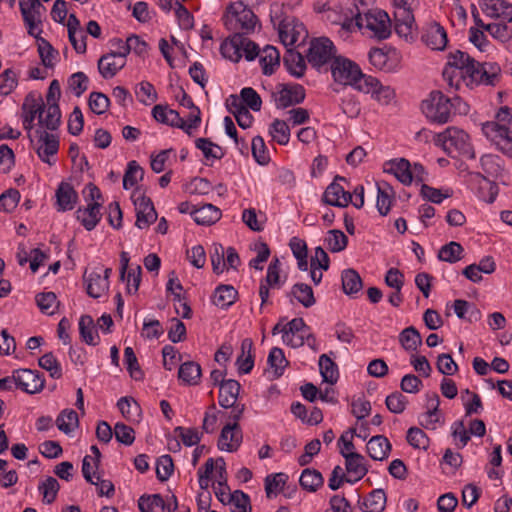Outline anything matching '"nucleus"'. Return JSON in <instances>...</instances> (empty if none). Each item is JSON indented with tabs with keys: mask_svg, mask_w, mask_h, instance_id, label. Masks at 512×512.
Listing matches in <instances>:
<instances>
[{
	"mask_svg": "<svg viewBox=\"0 0 512 512\" xmlns=\"http://www.w3.org/2000/svg\"><path fill=\"white\" fill-rule=\"evenodd\" d=\"M342 288L345 294L353 295L358 293L363 286L359 273L354 269H346L342 272Z\"/></svg>",
	"mask_w": 512,
	"mask_h": 512,
	"instance_id": "46",
	"label": "nucleus"
},
{
	"mask_svg": "<svg viewBox=\"0 0 512 512\" xmlns=\"http://www.w3.org/2000/svg\"><path fill=\"white\" fill-rule=\"evenodd\" d=\"M143 177L144 170L137 161L132 160L128 162L127 169L123 177V188L126 190L130 189L135 186L139 180H142Z\"/></svg>",
	"mask_w": 512,
	"mask_h": 512,
	"instance_id": "50",
	"label": "nucleus"
},
{
	"mask_svg": "<svg viewBox=\"0 0 512 512\" xmlns=\"http://www.w3.org/2000/svg\"><path fill=\"white\" fill-rule=\"evenodd\" d=\"M305 99V89L300 84L285 85L275 99L277 108H287L300 104Z\"/></svg>",
	"mask_w": 512,
	"mask_h": 512,
	"instance_id": "20",
	"label": "nucleus"
},
{
	"mask_svg": "<svg viewBox=\"0 0 512 512\" xmlns=\"http://www.w3.org/2000/svg\"><path fill=\"white\" fill-rule=\"evenodd\" d=\"M79 333L86 344L96 346L99 343V335L95 329L94 320L90 315H82L80 317Z\"/></svg>",
	"mask_w": 512,
	"mask_h": 512,
	"instance_id": "38",
	"label": "nucleus"
},
{
	"mask_svg": "<svg viewBox=\"0 0 512 512\" xmlns=\"http://www.w3.org/2000/svg\"><path fill=\"white\" fill-rule=\"evenodd\" d=\"M463 252L464 249L460 243L451 241L440 248L438 258L448 263H456L463 258Z\"/></svg>",
	"mask_w": 512,
	"mask_h": 512,
	"instance_id": "47",
	"label": "nucleus"
},
{
	"mask_svg": "<svg viewBox=\"0 0 512 512\" xmlns=\"http://www.w3.org/2000/svg\"><path fill=\"white\" fill-rule=\"evenodd\" d=\"M267 361L270 367L274 369L277 376H281L283 374V371L288 364L283 350L278 347H273L270 350Z\"/></svg>",
	"mask_w": 512,
	"mask_h": 512,
	"instance_id": "58",
	"label": "nucleus"
},
{
	"mask_svg": "<svg viewBox=\"0 0 512 512\" xmlns=\"http://www.w3.org/2000/svg\"><path fill=\"white\" fill-rule=\"evenodd\" d=\"M56 208L59 212L70 211L74 209L78 194L70 183L61 182L56 190Z\"/></svg>",
	"mask_w": 512,
	"mask_h": 512,
	"instance_id": "23",
	"label": "nucleus"
},
{
	"mask_svg": "<svg viewBox=\"0 0 512 512\" xmlns=\"http://www.w3.org/2000/svg\"><path fill=\"white\" fill-rule=\"evenodd\" d=\"M253 342L245 338L241 342V354L236 360L239 374H248L254 367V355L252 354Z\"/></svg>",
	"mask_w": 512,
	"mask_h": 512,
	"instance_id": "33",
	"label": "nucleus"
},
{
	"mask_svg": "<svg viewBox=\"0 0 512 512\" xmlns=\"http://www.w3.org/2000/svg\"><path fill=\"white\" fill-rule=\"evenodd\" d=\"M40 35L41 34L34 37L38 41V52L41 58V62L46 68H53L55 65V58L58 56V52L46 39L40 37Z\"/></svg>",
	"mask_w": 512,
	"mask_h": 512,
	"instance_id": "48",
	"label": "nucleus"
},
{
	"mask_svg": "<svg viewBox=\"0 0 512 512\" xmlns=\"http://www.w3.org/2000/svg\"><path fill=\"white\" fill-rule=\"evenodd\" d=\"M201 366L193 361L184 362L178 370V377L187 385H197L201 377Z\"/></svg>",
	"mask_w": 512,
	"mask_h": 512,
	"instance_id": "40",
	"label": "nucleus"
},
{
	"mask_svg": "<svg viewBox=\"0 0 512 512\" xmlns=\"http://www.w3.org/2000/svg\"><path fill=\"white\" fill-rule=\"evenodd\" d=\"M319 370L323 381L333 385L338 381L339 371L337 364L327 354L319 357Z\"/></svg>",
	"mask_w": 512,
	"mask_h": 512,
	"instance_id": "41",
	"label": "nucleus"
},
{
	"mask_svg": "<svg viewBox=\"0 0 512 512\" xmlns=\"http://www.w3.org/2000/svg\"><path fill=\"white\" fill-rule=\"evenodd\" d=\"M242 438L239 424L228 423L221 430L217 444L218 448L222 451L234 452L240 447Z\"/></svg>",
	"mask_w": 512,
	"mask_h": 512,
	"instance_id": "17",
	"label": "nucleus"
},
{
	"mask_svg": "<svg viewBox=\"0 0 512 512\" xmlns=\"http://www.w3.org/2000/svg\"><path fill=\"white\" fill-rule=\"evenodd\" d=\"M34 135L37 138L35 149L38 157L50 166L53 165L55 161L51 157L57 154L60 145L58 136L41 128L36 129Z\"/></svg>",
	"mask_w": 512,
	"mask_h": 512,
	"instance_id": "11",
	"label": "nucleus"
},
{
	"mask_svg": "<svg viewBox=\"0 0 512 512\" xmlns=\"http://www.w3.org/2000/svg\"><path fill=\"white\" fill-rule=\"evenodd\" d=\"M38 123L40 125L39 128H45L46 131L57 130L61 124V111L59 104L47 105V108H44V112L40 113Z\"/></svg>",
	"mask_w": 512,
	"mask_h": 512,
	"instance_id": "32",
	"label": "nucleus"
},
{
	"mask_svg": "<svg viewBox=\"0 0 512 512\" xmlns=\"http://www.w3.org/2000/svg\"><path fill=\"white\" fill-rule=\"evenodd\" d=\"M174 470L173 459L170 455H162L156 464V476L159 481L164 482L170 478Z\"/></svg>",
	"mask_w": 512,
	"mask_h": 512,
	"instance_id": "63",
	"label": "nucleus"
},
{
	"mask_svg": "<svg viewBox=\"0 0 512 512\" xmlns=\"http://www.w3.org/2000/svg\"><path fill=\"white\" fill-rule=\"evenodd\" d=\"M283 64L291 75L297 78L304 75L306 64L301 53L294 51L293 49H287V52L283 57Z\"/></svg>",
	"mask_w": 512,
	"mask_h": 512,
	"instance_id": "34",
	"label": "nucleus"
},
{
	"mask_svg": "<svg viewBox=\"0 0 512 512\" xmlns=\"http://www.w3.org/2000/svg\"><path fill=\"white\" fill-rule=\"evenodd\" d=\"M421 40L432 50L442 51L445 49L448 39L443 26L437 22L429 23L423 29Z\"/></svg>",
	"mask_w": 512,
	"mask_h": 512,
	"instance_id": "15",
	"label": "nucleus"
},
{
	"mask_svg": "<svg viewBox=\"0 0 512 512\" xmlns=\"http://www.w3.org/2000/svg\"><path fill=\"white\" fill-rule=\"evenodd\" d=\"M16 388L28 394L39 393L45 386V378L42 373L31 369H18L14 371L12 377L2 378V390Z\"/></svg>",
	"mask_w": 512,
	"mask_h": 512,
	"instance_id": "6",
	"label": "nucleus"
},
{
	"mask_svg": "<svg viewBox=\"0 0 512 512\" xmlns=\"http://www.w3.org/2000/svg\"><path fill=\"white\" fill-rule=\"evenodd\" d=\"M38 365L49 372L53 379H60L62 377V368L56 357L52 352L45 353L38 360Z\"/></svg>",
	"mask_w": 512,
	"mask_h": 512,
	"instance_id": "53",
	"label": "nucleus"
},
{
	"mask_svg": "<svg viewBox=\"0 0 512 512\" xmlns=\"http://www.w3.org/2000/svg\"><path fill=\"white\" fill-rule=\"evenodd\" d=\"M287 297L295 298L305 308L312 307L316 303L312 288L305 283H296L292 286L291 291L287 293Z\"/></svg>",
	"mask_w": 512,
	"mask_h": 512,
	"instance_id": "37",
	"label": "nucleus"
},
{
	"mask_svg": "<svg viewBox=\"0 0 512 512\" xmlns=\"http://www.w3.org/2000/svg\"><path fill=\"white\" fill-rule=\"evenodd\" d=\"M408 443L418 449L426 450L429 447V438L426 433L418 427H411L407 431Z\"/></svg>",
	"mask_w": 512,
	"mask_h": 512,
	"instance_id": "62",
	"label": "nucleus"
},
{
	"mask_svg": "<svg viewBox=\"0 0 512 512\" xmlns=\"http://www.w3.org/2000/svg\"><path fill=\"white\" fill-rule=\"evenodd\" d=\"M497 121L482 125L483 134L504 155L512 158V114L507 106L501 107L496 115Z\"/></svg>",
	"mask_w": 512,
	"mask_h": 512,
	"instance_id": "3",
	"label": "nucleus"
},
{
	"mask_svg": "<svg viewBox=\"0 0 512 512\" xmlns=\"http://www.w3.org/2000/svg\"><path fill=\"white\" fill-rule=\"evenodd\" d=\"M83 280L86 284L87 294L92 298H100L109 289V281L102 277L101 270L84 272Z\"/></svg>",
	"mask_w": 512,
	"mask_h": 512,
	"instance_id": "21",
	"label": "nucleus"
},
{
	"mask_svg": "<svg viewBox=\"0 0 512 512\" xmlns=\"http://www.w3.org/2000/svg\"><path fill=\"white\" fill-rule=\"evenodd\" d=\"M248 4L238 1L227 7L226 13L223 15V22L228 30L242 35L254 32L258 18Z\"/></svg>",
	"mask_w": 512,
	"mask_h": 512,
	"instance_id": "4",
	"label": "nucleus"
},
{
	"mask_svg": "<svg viewBox=\"0 0 512 512\" xmlns=\"http://www.w3.org/2000/svg\"><path fill=\"white\" fill-rule=\"evenodd\" d=\"M331 73L334 80L343 85H352L358 76H362L360 67L353 61L337 57L331 63Z\"/></svg>",
	"mask_w": 512,
	"mask_h": 512,
	"instance_id": "12",
	"label": "nucleus"
},
{
	"mask_svg": "<svg viewBox=\"0 0 512 512\" xmlns=\"http://www.w3.org/2000/svg\"><path fill=\"white\" fill-rule=\"evenodd\" d=\"M299 483L304 490L315 492L323 485L324 478L318 470L306 468L301 473Z\"/></svg>",
	"mask_w": 512,
	"mask_h": 512,
	"instance_id": "44",
	"label": "nucleus"
},
{
	"mask_svg": "<svg viewBox=\"0 0 512 512\" xmlns=\"http://www.w3.org/2000/svg\"><path fill=\"white\" fill-rule=\"evenodd\" d=\"M481 168L487 177L495 179L503 178L506 171L504 168V162L498 155L485 154L480 159Z\"/></svg>",
	"mask_w": 512,
	"mask_h": 512,
	"instance_id": "31",
	"label": "nucleus"
},
{
	"mask_svg": "<svg viewBox=\"0 0 512 512\" xmlns=\"http://www.w3.org/2000/svg\"><path fill=\"white\" fill-rule=\"evenodd\" d=\"M243 35L233 33L220 45L222 56L233 62H238L242 57Z\"/></svg>",
	"mask_w": 512,
	"mask_h": 512,
	"instance_id": "29",
	"label": "nucleus"
},
{
	"mask_svg": "<svg viewBox=\"0 0 512 512\" xmlns=\"http://www.w3.org/2000/svg\"><path fill=\"white\" fill-rule=\"evenodd\" d=\"M117 46L126 57L131 51L139 56H143L148 52V44L137 35H131L124 43L121 39H117Z\"/></svg>",
	"mask_w": 512,
	"mask_h": 512,
	"instance_id": "39",
	"label": "nucleus"
},
{
	"mask_svg": "<svg viewBox=\"0 0 512 512\" xmlns=\"http://www.w3.org/2000/svg\"><path fill=\"white\" fill-rule=\"evenodd\" d=\"M138 508L141 512H163L165 502L161 495H142L138 500Z\"/></svg>",
	"mask_w": 512,
	"mask_h": 512,
	"instance_id": "49",
	"label": "nucleus"
},
{
	"mask_svg": "<svg viewBox=\"0 0 512 512\" xmlns=\"http://www.w3.org/2000/svg\"><path fill=\"white\" fill-rule=\"evenodd\" d=\"M100 202L88 203L85 208H78L76 218L85 227L86 230H93L101 220Z\"/></svg>",
	"mask_w": 512,
	"mask_h": 512,
	"instance_id": "25",
	"label": "nucleus"
},
{
	"mask_svg": "<svg viewBox=\"0 0 512 512\" xmlns=\"http://www.w3.org/2000/svg\"><path fill=\"white\" fill-rule=\"evenodd\" d=\"M40 493L43 495V502L51 504L55 501L60 485L54 477H47L38 487Z\"/></svg>",
	"mask_w": 512,
	"mask_h": 512,
	"instance_id": "54",
	"label": "nucleus"
},
{
	"mask_svg": "<svg viewBox=\"0 0 512 512\" xmlns=\"http://www.w3.org/2000/svg\"><path fill=\"white\" fill-rule=\"evenodd\" d=\"M287 480L288 475L282 472L268 475L265 478V492L267 497H270L273 493H279Z\"/></svg>",
	"mask_w": 512,
	"mask_h": 512,
	"instance_id": "56",
	"label": "nucleus"
},
{
	"mask_svg": "<svg viewBox=\"0 0 512 512\" xmlns=\"http://www.w3.org/2000/svg\"><path fill=\"white\" fill-rule=\"evenodd\" d=\"M117 407L128 420L135 419L140 414L139 404L131 397H121L117 401Z\"/></svg>",
	"mask_w": 512,
	"mask_h": 512,
	"instance_id": "59",
	"label": "nucleus"
},
{
	"mask_svg": "<svg viewBox=\"0 0 512 512\" xmlns=\"http://www.w3.org/2000/svg\"><path fill=\"white\" fill-rule=\"evenodd\" d=\"M19 8L25 27L30 36H37L43 32V17L46 8L40 0H20Z\"/></svg>",
	"mask_w": 512,
	"mask_h": 512,
	"instance_id": "9",
	"label": "nucleus"
},
{
	"mask_svg": "<svg viewBox=\"0 0 512 512\" xmlns=\"http://www.w3.org/2000/svg\"><path fill=\"white\" fill-rule=\"evenodd\" d=\"M240 388L239 382L234 379H228L222 383L219 387V405L225 409L233 407L238 399Z\"/></svg>",
	"mask_w": 512,
	"mask_h": 512,
	"instance_id": "27",
	"label": "nucleus"
},
{
	"mask_svg": "<svg viewBox=\"0 0 512 512\" xmlns=\"http://www.w3.org/2000/svg\"><path fill=\"white\" fill-rule=\"evenodd\" d=\"M481 9L488 17L512 21V4L505 0H485L481 4Z\"/></svg>",
	"mask_w": 512,
	"mask_h": 512,
	"instance_id": "24",
	"label": "nucleus"
},
{
	"mask_svg": "<svg viewBox=\"0 0 512 512\" xmlns=\"http://www.w3.org/2000/svg\"><path fill=\"white\" fill-rule=\"evenodd\" d=\"M380 81L369 75H365L362 73V76H358L355 79V83H352L351 86H353L355 89H357L360 92L366 93V94H375L377 87H379Z\"/></svg>",
	"mask_w": 512,
	"mask_h": 512,
	"instance_id": "60",
	"label": "nucleus"
},
{
	"mask_svg": "<svg viewBox=\"0 0 512 512\" xmlns=\"http://www.w3.org/2000/svg\"><path fill=\"white\" fill-rule=\"evenodd\" d=\"M421 109L426 118L437 124H445L450 121L452 109L459 114H467L469 107L458 96L449 98L441 91H432L429 96L422 101Z\"/></svg>",
	"mask_w": 512,
	"mask_h": 512,
	"instance_id": "2",
	"label": "nucleus"
},
{
	"mask_svg": "<svg viewBox=\"0 0 512 512\" xmlns=\"http://www.w3.org/2000/svg\"><path fill=\"white\" fill-rule=\"evenodd\" d=\"M78 425V414L73 409L62 410L56 419L57 428L67 435L72 433Z\"/></svg>",
	"mask_w": 512,
	"mask_h": 512,
	"instance_id": "45",
	"label": "nucleus"
},
{
	"mask_svg": "<svg viewBox=\"0 0 512 512\" xmlns=\"http://www.w3.org/2000/svg\"><path fill=\"white\" fill-rule=\"evenodd\" d=\"M91 111L95 114H104L110 105L109 98L101 92H92L88 100Z\"/></svg>",
	"mask_w": 512,
	"mask_h": 512,
	"instance_id": "64",
	"label": "nucleus"
},
{
	"mask_svg": "<svg viewBox=\"0 0 512 512\" xmlns=\"http://www.w3.org/2000/svg\"><path fill=\"white\" fill-rule=\"evenodd\" d=\"M37 306L40 311L47 315H53L55 310L54 308L57 305V297L54 292H43L38 293L35 297Z\"/></svg>",
	"mask_w": 512,
	"mask_h": 512,
	"instance_id": "57",
	"label": "nucleus"
},
{
	"mask_svg": "<svg viewBox=\"0 0 512 512\" xmlns=\"http://www.w3.org/2000/svg\"><path fill=\"white\" fill-rule=\"evenodd\" d=\"M124 360L130 376L137 381L143 380L144 373L141 370L134 350L131 347H126L124 349Z\"/></svg>",
	"mask_w": 512,
	"mask_h": 512,
	"instance_id": "55",
	"label": "nucleus"
},
{
	"mask_svg": "<svg viewBox=\"0 0 512 512\" xmlns=\"http://www.w3.org/2000/svg\"><path fill=\"white\" fill-rule=\"evenodd\" d=\"M125 64L126 57L121 52L120 48H118V51L110 52L100 57L98 60V70L103 78L110 79L114 77Z\"/></svg>",
	"mask_w": 512,
	"mask_h": 512,
	"instance_id": "16",
	"label": "nucleus"
},
{
	"mask_svg": "<svg viewBox=\"0 0 512 512\" xmlns=\"http://www.w3.org/2000/svg\"><path fill=\"white\" fill-rule=\"evenodd\" d=\"M340 454L345 458L346 471L351 477V484L361 480L368 472L365 464V458L356 452H345L341 449Z\"/></svg>",
	"mask_w": 512,
	"mask_h": 512,
	"instance_id": "19",
	"label": "nucleus"
},
{
	"mask_svg": "<svg viewBox=\"0 0 512 512\" xmlns=\"http://www.w3.org/2000/svg\"><path fill=\"white\" fill-rule=\"evenodd\" d=\"M335 58H337L336 48L330 39L320 37L311 41L307 61L312 67L320 70L327 64L332 63Z\"/></svg>",
	"mask_w": 512,
	"mask_h": 512,
	"instance_id": "10",
	"label": "nucleus"
},
{
	"mask_svg": "<svg viewBox=\"0 0 512 512\" xmlns=\"http://www.w3.org/2000/svg\"><path fill=\"white\" fill-rule=\"evenodd\" d=\"M45 104L42 96L36 92H29L22 104V122L24 129L30 133L34 127V121L39 119L41 112H44Z\"/></svg>",
	"mask_w": 512,
	"mask_h": 512,
	"instance_id": "13",
	"label": "nucleus"
},
{
	"mask_svg": "<svg viewBox=\"0 0 512 512\" xmlns=\"http://www.w3.org/2000/svg\"><path fill=\"white\" fill-rule=\"evenodd\" d=\"M443 79L451 90H459L462 83L496 85L500 81L501 68L496 62L480 63L466 52L450 53L443 69Z\"/></svg>",
	"mask_w": 512,
	"mask_h": 512,
	"instance_id": "1",
	"label": "nucleus"
},
{
	"mask_svg": "<svg viewBox=\"0 0 512 512\" xmlns=\"http://www.w3.org/2000/svg\"><path fill=\"white\" fill-rule=\"evenodd\" d=\"M370 63L377 69L385 72H394L399 67V59L396 53H387L382 49L373 48L368 54Z\"/></svg>",
	"mask_w": 512,
	"mask_h": 512,
	"instance_id": "22",
	"label": "nucleus"
},
{
	"mask_svg": "<svg viewBox=\"0 0 512 512\" xmlns=\"http://www.w3.org/2000/svg\"><path fill=\"white\" fill-rule=\"evenodd\" d=\"M269 133L280 145H286L290 140V128L283 120L275 119L270 125Z\"/></svg>",
	"mask_w": 512,
	"mask_h": 512,
	"instance_id": "52",
	"label": "nucleus"
},
{
	"mask_svg": "<svg viewBox=\"0 0 512 512\" xmlns=\"http://www.w3.org/2000/svg\"><path fill=\"white\" fill-rule=\"evenodd\" d=\"M385 171L393 174L402 184L409 185L413 181L410 162L405 158L390 160Z\"/></svg>",
	"mask_w": 512,
	"mask_h": 512,
	"instance_id": "28",
	"label": "nucleus"
},
{
	"mask_svg": "<svg viewBox=\"0 0 512 512\" xmlns=\"http://www.w3.org/2000/svg\"><path fill=\"white\" fill-rule=\"evenodd\" d=\"M191 216L198 225L210 226L221 218V211L212 204H205L194 208L191 211Z\"/></svg>",
	"mask_w": 512,
	"mask_h": 512,
	"instance_id": "30",
	"label": "nucleus"
},
{
	"mask_svg": "<svg viewBox=\"0 0 512 512\" xmlns=\"http://www.w3.org/2000/svg\"><path fill=\"white\" fill-rule=\"evenodd\" d=\"M394 29L395 32L405 39L412 36L415 28L413 8L417 0H394Z\"/></svg>",
	"mask_w": 512,
	"mask_h": 512,
	"instance_id": "8",
	"label": "nucleus"
},
{
	"mask_svg": "<svg viewBox=\"0 0 512 512\" xmlns=\"http://www.w3.org/2000/svg\"><path fill=\"white\" fill-rule=\"evenodd\" d=\"M227 505L231 506L232 512H251L250 497L241 490H235L229 496Z\"/></svg>",
	"mask_w": 512,
	"mask_h": 512,
	"instance_id": "51",
	"label": "nucleus"
},
{
	"mask_svg": "<svg viewBox=\"0 0 512 512\" xmlns=\"http://www.w3.org/2000/svg\"><path fill=\"white\" fill-rule=\"evenodd\" d=\"M238 292L231 285H219L213 295V304L221 309H227L233 305L237 299Z\"/></svg>",
	"mask_w": 512,
	"mask_h": 512,
	"instance_id": "36",
	"label": "nucleus"
},
{
	"mask_svg": "<svg viewBox=\"0 0 512 512\" xmlns=\"http://www.w3.org/2000/svg\"><path fill=\"white\" fill-rule=\"evenodd\" d=\"M136 209L135 225L139 229L147 228L157 220V213L150 198L140 196L134 200Z\"/></svg>",
	"mask_w": 512,
	"mask_h": 512,
	"instance_id": "18",
	"label": "nucleus"
},
{
	"mask_svg": "<svg viewBox=\"0 0 512 512\" xmlns=\"http://www.w3.org/2000/svg\"><path fill=\"white\" fill-rule=\"evenodd\" d=\"M326 242L331 252L337 253L344 250L348 244L347 236L341 230H330Z\"/></svg>",
	"mask_w": 512,
	"mask_h": 512,
	"instance_id": "61",
	"label": "nucleus"
},
{
	"mask_svg": "<svg viewBox=\"0 0 512 512\" xmlns=\"http://www.w3.org/2000/svg\"><path fill=\"white\" fill-rule=\"evenodd\" d=\"M434 143L441 146L449 155L458 153L469 159H475L476 157L469 142V135L456 127H448L443 132L436 134Z\"/></svg>",
	"mask_w": 512,
	"mask_h": 512,
	"instance_id": "5",
	"label": "nucleus"
},
{
	"mask_svg": "<svg viewBox=\"0 0 512 512\" xmlns=\"http://www.w3.org/2000/svg\"><path fill=\"white\" fill-rule=\"evenodd\" d=\"M259 62L263 74L272 75L280 65V53L275 47L267 45L259 55Z\"/></svg>",
	"mask_w": 512,
	"mask_h": 512,
	"instance_id": "35",
	"label": "nucleus"
},
{
	"mask_svg": "<svg viewBox=\"0 0 512 512\" xmlns=\"http://www.w3.org/2000/svg\"><path fill=\"white\" fill-rule=\"evenodd\" d=\"M339 181H346V179L342 176H336L326 188L322 200L327 205L347 207L352 202V194L346 191Z\"/></svg>",
	"mask_w": 512,
	"mask_h": 512,
	"instance_id": "14",
	"label": "nucleus"
},
{
	"mask_svg": "<svg viewBox=\"0 0 512 512\" xmlns=\"http://www.w3.org/2000/svg\"><path fill=\"white\" fill-rule=\"evenodd\" d=\"M399 342L404 350L414 352L422 344V337L415 327L409 326L400 332Z\"/></svg>",
	"mask_w": 512,
	"mask_h": 512,
	"instance_id": "43",
	"label": "nucleus"
},
{
	"mask_svg": "<svg viewBox=\"0 0 512 512\" xmlns=\"http://www.w3.org/2000/svg\"><path fill=\"white\" fill-rule=\"evenodd\" d=\"M366 448L373 460L383 461L389 456L392 446L385 436L375 435L367 442Z\"/></svg>",
	"mask_w": 512,
	"mask_h": 512,
	"instance_id": "26",
	"label": "nucleus"
},
{
	"mask_svg": "<svg viewBox=\"0 0 512 512\" xmlns=\"http://www.w3.org/2000/svg\"><path fill=\"white\" fill-rule=\"evenodd\" d=\"M386 505V494L383 489H375L364 499L363 512H382Z\"/></svg>",
	"mask_w": 512,
	"mask_h": 512,
	"instance_id": "42",
	"label": "nucleus"
},
{
	"mask_svg": "<svg viewBox=\"0 0 512 512\" xmlns=\"http://www.w3.org/2000/svg\"><path fill=\"white\" fill-rule=\"evenodd\" d=\"M355 26L359 29L370 30L378 39H387L391 34L392 22L387 12L379 9L368 11L364 17L358 13L355 16Z\"/></svg>",
	"mask_w": 512,
	"mask_h": 512,
	"instance_id": "7",
	"label": "nucleus"
}]
</instances>
